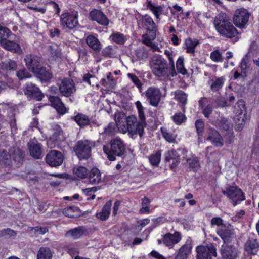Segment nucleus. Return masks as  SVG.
I'll use <instances>...</instances> for the list:
<instances>
[{"label":"nucleus","mask_w":259,"mask_h":259,"mask_svg":"<svg viewBox=\"0 0 259 259\" xmlns=\"http://www.w3.org/2000/svg\"><path fill=\"white\" fill-rule=\"evenodd\" d=\"M150 68L153 74L157 77L167 79L169 76L176 75L174 62L168 67L167 61L161 56H154L150 62Z\"/></svg>","instance_id":"obj_1"},{"label":"nucleus","mask_w":259,"mask_h":259,"mask_svg":"<svg viewBox=\"0 0 259 259\" xmlns=\"http://www.w3.org/2000/svg\"><path fill=\"white\" fill-rule=\"evenodd\" d=\"M214 27L219 34L224 37L232 38L236 37L239 33L230 20L225 13H220L213 20Z\"/></svg>","instance_id":"obj_2"},{"label":"nucleus","mask_w":259,"mask_h":259,"mask_svg":"<svg viewBox=\"0 0 259 259\" xmlns=\"http://www.w3.org/2000/svg\"><path fill=\"white\" fill-rule=\"evenodd\" d=\"M135 104L138 111L139 120L137 121V118L134 115H131L126 118V122L130 133L132 134L138 133L139 136L142 137L144 133V128L146 125L144 108L139 101H137Z\"/></svg>","instance_id":"obj_3"},{"label":"nucleus","mask_w":259,"mask_h":259,"mask_svg":"<svg viewBox=\"0 0 259 259\" xmlns=\"http://www.w3.org/2000/svg\"><path fill=\"white\" fill-rule=\"evenodd\" d=\"M109 144L110 146L104 145L103 150L110 161H114L117 156L120 157L124 154L125 147L120 138H116L111 140Z\"/></svg>","instance_id":"obj_4"},{"label":"nucleus","mask_w":259,"mask_h":259,"mask_svg":"<svg viewBox=\"0 0 259 259\" xmlns=\"http://www.w3.org/2000/svg\"><path fill=\"white\" fill-rule=\"evenodd\" d=\"M24 157L23 152L19 148H11L8 154L5 150H3L0 152V160L3 163L7 165L12 164L13 161L15 164H21Z\"/></svg>","instance_id":"obj_5"},{"label":"nucleus","mask_w":259,"mask_h":259,"mask_svg":"<svg viewBox=\"0 0 259 259\" xmlns=\"http://www.w3.org/2000/svg\"><path fill=\"white\" fill-rule=\"evenodd\" d=\"M222 193L226 195L231 203L235 206L245 199V196L242 190L234 186H229L226 190L222 191Z\"/></svg>","instance_id":"obj_6"},{"label":"nucleus","mask_w":259,"mask_h":259,"mask_svg":"<svg viewBox=\"0 0 259 259\" xmlns=\"http://www.w3.org/2000/svg\"><path fill=\"white\" fill-rule=\"evenodd\" d=\"M57 84L60 94L65 97H70L76 91L75 83L72 79L69 78H64L60 79Z\"/></svg>","instance_id":"obj_7"},{"label":"nucleus","mask_w":259,"mask_h":259,"mask_svg":"<svg viewBox=\"0 0 259 259\" xmlns=\"http://www.w3.org/2000/svg\"><path fill=\"white\" fill-rule=\"evenodd\" d=\"M92 143L88 141H79L76 144L74 151L80 159H87L91 155Z\"/></svg>","instance_id":"obj_8"},{"label":"nucleus","mask_w":259,"mask_h":259,"mask_svg":"<svg viewBox=\"0 0 259 259\" xmlns=\"http://www.w3.org/2000/svg\"><path fill=\"white\" fill-rule=\"evenodd\" d=\"M244 111H245V102L243 100H239L234 106V113L235 114V120L240 127L244 125L246 120V116L243 113Z\"/></svg>","instance_id":"obj_9"},{"label":"nucleus","mask_w":259,"mask_h":259,"mask_svg":"<svg viewBox=\"0 0 259 259\" xmlns=\"http://www.w3.org/2000/svg\"><path fill=\"white\" fill-rule=\"evenodd\" d=\"M196 251L197 259H212L217 255L216 248L212 245L197 246Z\"/></svg>","instance_id":"obj_10"},{"label":"nucleus","mask_w":259,"mask_h":259,"mask_svg":"<svg viewBox=\"0 0 259 259\" xmlns=\"http://www.w3.org/2000/svg\"><path fill=\"white\" fill-rule=\"evenodd\" d=\"M249 18L247 11L243 8L237 10L233 16V22L236 26L243 28L247 24Z\"/></svg>","instance_id":"obj_11"},{"label":"nucleus","mask_w":259,"mask_h":259,"mask_svg":"<svg viewBox=\"0 0 259 259\" xmlns=\"http://www.w3.org/2000/svg\"><path fill=\"white\" fill-rule=\"evenodd\" d=\"M145 96L151 105L157 107L161 100L162 94L159 89L151 87L145 92Z\"/></svg>","instance_id":"obj_12"},{"label":"nucleus","mask_w":259,"mask_h":259,"mask_svg":"<svg viewBox=\"0 0 259 259\" xmlns=\"http://www.w3.org/2000/svg\"><path fill=\"white\" fill-rule=\"evenodd\" d=\"M60 23L63 28L72 29L78 24L77 15L69 13H63L60 16Z\"/></svg>","instance_id":"obj_13"},{"label":"nucleus","mask_w":259,"mask_h":259,"mask_svg":"<svg viewBox=\"0 0 259 259\" xmlns=\"http://www.w3.org/2000/svg\"><path fill=\"white\" fill-rule=\"evenodd\" d=\"M64 160V156L60 151L53 150L50 151L46 157V162L52 167L61 165Z\"/></svg>","instance_id":"obj_14"},{"label":"nucleus","mask_w":259,"mask_h":259,"mask_svg":"<svg viewBox=\"0 0 259 259\" xmlns=\"http://www.w3.org/2000/svg\"><path fill=\"white\" fill-rule=\"evenodd\" d=\"M217 233L225 243L230 242L235 237L234 230L229 224L222 225L217 229Z\"/></svg>","instance_id":"obj_15"},{"label":"nucleus","mask_w":259,"mask_h":259,"mask_svg":"<svg viewBox=\"0 0 259 259\" xmlns=\"http://www.w3.org/2000/svg\"><path fill=\"white\" fill-rule=\"evenodd\" d=\"M206 140L217 147H222L224 144V139L220 134L214 128H209L207 131Z\"/></svg>","instance_id":"obj_16"},{"label":"nucleus","mask_w":259,"mask_h":259,"mask_svg":"<svg viewBox=\"0 0 259 259\" xmlns=\"http://www.w3.org/2000/svg\"><path fill=\"white\" fill-rule=\"evenodd\" d=\"M181 239L180 233L176 231L174 234L168 233L163 235L162 242L166 246L171 248L174 245L178 243Z\"/></svg>","instance_id":"obj_17"},{"label":"nucleus","mask_w":259,"mask_h":259,"mask_svg":"<svg viewBox=\"0 0 259 259\" xmlns=\"http://www.w3.org/2000/svg\"><path fill=\"white\" fill-rule=\"evenodd\" d=\"M89 15L91 20L96 21L100 25L106 26L109 24L108 18L100 10L94 9L90 12Z\"/></svg>","instance_id":"obj_18"},{"label":"nucleus","mask_w":259,"mask_h":259,"mask_svg":"<svg viewBox=\"0 0 259 259\" xmlns=\"http://www.w3.org/2000/svg\"><path fill=\"white\" fill-rule=\"evenodd\" d=\"M24 60L28 69L32 72L40 66V59L35 55L27 54L26 55Z\"/></svg>","instance_id":"obj_19"},{"label":"nucleus","mask_w":259,"mask_h":259,"mask_svg":"<svg viewBox=\"0 0 259 259\" xmlns=\"http://www.w3.org/2000/svg\"><path fill=\"white\" fill-rule=\"evenodd\" d=\"M140 22L147 31L149 32H155L156 25L152 18L148 14L140 15Z\"/></svg>","instance_id":"obj_20"},{"label":"nucleus","mask_w":259,"mask_h":259,"mask_svg":"<svg viewBox=\"0 0 259 259\" xmlns=\"http://www.w3.org/2000/svg\"><path fill=\"white\" fill-rule=\"evenodd\" d=\"M88 234L87 229L85 227L79 226L67 231L65 236L66 237L71 238L73 239H78L82 236L86 235Z\"/></svg>","instance_id":"obj_21"},{"label":"nucleus","mask_w":259,"mask_h":259,"mask_svg":"<svg viewBox=\"0 0 259 259\" xmlns=\"http://www.w3.org/2000/svg\"><path fill=\"white\" fill-rule=\"evenodd\" d=\"M244 248L248 253L255 254L259 250V242L255 238L249 237L244 244Z\"/></svg>","instance_id":"obj_22"},{"label":"nucleus","mask_w":259,"mask_h":259,"mask_svg":"<svg viewBox=\"0 0 259 259\" xmlns=\"http://www.w3.org/2000/svg\"><path fill=\"white\" fill-rule=\"evenodd\" d=\"M25 94L38 101L40 100L42 98V94L39 89L32 83H29L27 84Z\"/></svg>","instance_id":"obj_23"},{"label":"nucleus","mask_w":259,"mask_h":259,"mask_svg":"<svg viewBox=\"0 0 259 259\" xmlns=\"http://www.w3.org/2000/svg\"><path fill=\"white\" fill-rule=\"evenodd\" d=\"M0 44L4 48L7 50L18 54H21L23 53L20 45L13 41L3 38L0 40Z\"/></svg>","instance_id":"obj_24"},{"label":"nucleus","mask_w":259,"mask_h":259,"mask_svg":"<svg viewBox=\"0 0 259 259\" xmlns=\"http://www.w3.org/2000/svg\"><path fill=\"white\" fill-rule=\"evenodd\" d=\"M221 255L223 259H236L237 250L232 246L223 245L221 248Z\"/></svg>","instance_id":"obj_25"},{"label":"nucleus","mask_w":259,"mask_h":259,"mask_svg":"<svg viewBox=\"0 0 259 259\" xmlns=\"http://www.w3.org/2000/svg\"><path fill=\"white\" fill-rule=\"evenodd\" d=\"M28 148L30 154L34 158L40 159L42 157V145L37 141H31Z\"/></svg>","instance_id":"obj_26"},{"label":"nucleus","mask_w":259,"mask_h":259,"mask_svg":"<svg viewBox=\"0 0 259 259\" xmlns=\"http://www.w3.org/2000/svg\"><path fill=\"white\" fill-rule=\"evenodd\" d=\"M49 100L58 113L63 115L67 112L66 108L59 97L50 96Z\"/></svg>","instance_id":"obj_27"},{"label":"nucleus","mask_w":259,"mask_h":259,"mask_svg":"<svg viewBox=\"0 0 259 259\" xmlns=\"http://www.w3.org/2000/svg\"><path fill=\"white\" fill-rule=\"evenodd\" d=\"M151 33L150 35L145 34L142 36V42L147 46L150 47L153 52L160 51V49L158 46L153 42V40L156 38L155 32H150Z\"/></svg>","instance_id":"obj_28"},{"label":"nucleus","mask_w":259,"mask_h":259,"mask_svg":"<svg viewBox=\"0 0 259 259\" xmlns=\"http://www.w3.org/2000/svg\"><path fill=\"white\" fill-rule=\"evenodd\" d=\"M33 73L35 74L36 76L40 79L41 81H47L52 78V74L48 70H46L45 68L39 66L37 69L34 70Z\"/></svg>","instance_id":"obj_29"},{"label":"nucleus","mask_w":259,"mask_h":259,"mask_svg":"<svg viewBox=\"0 0 259 259\" xmlns=\"http://www.w3.org/2000/svg\"><path fill=\"white\" fill-rule=\"evenodd\" d=\"M225 81L224 77H213L209 81L210 89L213 92L219 91L223 86Z\"/></svg>","instance_id":"obj_30"},{"label":"nucleus","mask_w":259,"mask_h":259,"mask_svg":"<svg viewBox=\"0 0 259 259\" xmlns=\"http://www.w3.org/2000/svg\"><path fill=\"white\" fill-rule=\"evenodd\" d=\"M86 42L88 45L95 51L99 52L102 48V44L99 39L92 35L87 37Z\"/></svg>","instance_id":"obj_31"},{"label":"nucleus","mask_w":259,"mask_h":259,"mask_svg":"<svg viewBox=\"0 0 259 259\" xmlns=\"http://www.w3.org/2000/svg\"><path fill=\"white\" fill-rule=\"evenodd\" d=\"M191 245L186 243L179 249L175 259H186L191 253Z\"/></svg>","instance_id":"obj_32"},{"label":"nucleus","mask_w":259,"mask_h":259,"mask_svg":"<svg viewBox=\"0 0 259 259\" xmlns=\"http://www.w3.org/2000/svg\"><path fill=\"white\" fill-rule=\"evenodd\" d=\"M89 181L93 185L98 184L101 181V175L100 170L97 168H92L89 172Z\"/></svg>","instance_id":"obj_33"},{"label":"nucleus","mask_w":259,"mask_h":259,"mask_svg":"<svg viewBox=\"0 0 259 259\" xmlns=\"http://www.w3.org/2000/svg\"><path fill=\"white\" fill-rule=\"evenodd\" d=\"M111 205L112 201H108L104 206L102 211L97 214V217L102 221L107 219L110 215Z\"/></svg>","instance_id":"obj_34"},{"label":"nucleus","mask_w":259,"mask_h":259,"mask_svg":"<svg viewBox=\"0 0 259 259\" xmlns=\"http://www.w3.org/2000/svg\"><path fill=\"white\" fill-rule=\"evenodd\" d=\"M146 8L153 13L157 19H160V15L162 14V7L161 6L155 5L152 3L151 1L147 0Z\"/></svg>","instance_id":"obj_35"},{"label":"nucleus","mask_w":259,"mask_h":259,"mask_svg":"<svg viewBox=\"0 0 259 259\" xmlns=\"http://www.w3.org/2000/svg\"><path fill=\"white\" fill-rule=\"evenodd\" d=\"M206 98L202 97L198 101L199 107L202 109V113L204 117L208 118L210 117V114L213 111V106L211 104H208L207 106H204L203 103Z\"/></svg>","instance_id":"obj_36"},{"label":"nucleus","mask_w":259,"mask_h":259,"mask_svg":"<svg viewBox=\"0 0 259 259\" xmlns=\"http://www.w3.org/2000/svg\"><path fill=\"white\" fill-rule=\"evenodd\" d=\"M52 252L47 247H40L37 254V259H52Z\"/></svg>","instance_id":"obj_37"},{"label":"nucleus","mask_w":259,"mask_h":259,"mask_svg":"<svg viewBox=\"0 0 259 259\" xmlns=\"http://www.w3.org/2000/svg\"><path fill=\"white\" fill-rule=\"evenodd\" d=\"M63 213L66 217L75 218L79 216L80 211L77 207L69 206L63 209Z\"/></svg>","instance_id":"obj_38"},{"label":"nucleus","mask_w":259,"mask_h":259,"mask_svg":"<svg viewBox=\"0 0 259 259\" xmlns=\"http://www.w3.org/2000/svg\"><path fill=\"white\" fill-rule=\"evenodd\" d=\"M186 161L194 171H197L200 167L198 158L194 155H191L186 157Z\"/></svg>","instance_id":"obj_39"},{"label":"nucleus","mask_w":259,"mask_h":259,"mask_svg":"<svg viewBox=\"0 0 259 259\" xmlns=\"http://www.w3.org/2000/svg\"><path fill=\"white\" fill-rule=\"evenodd\" d=\"M73 174L79 179H84L89 174V170L85 167L77 166L73 168Z\"/></svg>","instance_id":"obj_40"},{"label":"nucleus","mask_w":259,"mask_h":259,"mask_svg":"<svg viewBox=\"0 0 259 259\" xmlns=\"http://www.w3.org/2000/svg\"><path fill=\"white\" fill-rule=\"evenodd\" d=\"M74 120L80 126H84L91 124L89 118L83 114H78L74 117Z\"/></svg>","instance_id":"obj_41"},{"label":"nucleus","mask_w":259,"mask_h":259,"mask_svg":"<svg viewBox=\"0 0 259 259\" xmlns=\"http://www.w3.org/2000/svg\"><path fill=\"white\" fill-rule=\"evenodd\" d=\"M111 40L118 44H123L126 40V37L118 32H113L110 36Z\"/></svg>","instance_id":"obj_42"},{"label":"nucleus","mask_w":259,"mask_h":259,"mask_svg":"<svg viewBox=\"0 0 259 259\" xmlns=\"http://www.w3.org/2000/svg\"><path fill=\"white\" fill-rule=\"evenodd\" d=\"M198 44V40L196 39H187L185 41L187 52L194 54L195 52V48Z\"/></svg>","instance_id":"obj_43"},{"label":"nucleus","mask_w":259,"mask_h":259,"mask_svg":"<svg viewBox=\"0 0 259 259\" xmlns=\"http://www.w3.org/2000/svg\"><path fill=\"white\" fill-rule=\"evenodd\" d=\"M50 57L53 60H56L61 58L62 53L61 49L57 45H52L49 47Z\"/></svg>","instance_id":"obj_44"},{"label":"nucleus","mask_w":259,"mask_h":259,"mask_svg":"<svg viewBox=\"0 0 259 259\" xmlns=\"http://www.w3.org/2000/svg\"><path fill=\"white\" fill-rule=\"evenodd\" d=\"M175 99L183 105H185L187 101V95L182 90H177L174 92Z\"/></svg>","instance_id":"obj_45"},{"label":"nucleus","mask_w":259,"mask_h":259,"mask_svg":"<svg viewBox=\"0 0 259 259\" xmlns=\"http://www.w3.org/2000/svg\"><path fill=\"white\" fill-rule=\"evenodd\" d=\"M111 76V73L109 72L107 77L102 79V84L108 89H113L115 85V81Z\"/></svg>","instance_id":"obj_46"},{"label":"nucleus","mask_w":259,"mask_h":259,"mask_svg":"<svg viewBox=\"0 0 259 259\" xmlns=\"http://www.w3.org/2000/svg\"><path fill=\"white\" fill-rule=\"evenodd\" d=\"M53 133L51 136V139L53 141L60 140V136L62 135L63 131L60 126L58 124H54L52 125Z\"/></svg>","instance_id":"obj_47"},{"label":"nucleus","mask_w":259,"mask_h":259,"mask_svg":"<svg viewBox=\"0 0 259 259\" xmlns=\"http://www.w3.org/2000/svg\"><path fill=\"white\" fill-rule=\"evenodd\" d=\"M161 153L160 151H157L155 153L149 157L150 163L154 166H158L161 159Z\"/></svg>","instance_id":"obj_48"},{"label":"nucleus","mask_w":259,"mask_h":259,"mask_svg":"<svg viewBox=\"0 0 259 259\" xmlns=\"http://www.w3.org/2000/svg\"><path fill=\"white\" fill-rule=\"evenodd\" d=\"M12 35L11 31L7 27L0 24V38L1 39H7Z\"/></svg>","instance_id":"obj_49"},{"label":"nucleus","mask_w":259,"mask_h":259,"mask_svg":"<svg viewBox=\"0 0 259 259\" xmlns=\"http://www.w3.org/2000/svg\"><path fill=\"white\" fill-rule=\"evenodd\" d=\"M176 67L177 71L184 75L187 73V70L185 68L184 66V59L182 58H179L176 63Z\"/></svg>","instance_id":"obj_50"},{"label":"nucleus","mask_w":259,"mask_h":259,"mask_svg":"<svg viewBox=\"0 0 259 259\" xmlns=\"http://www.w3.org/2000/svg\"><path fill=\"white\" fill-rule=\"evenodd\" d=\"M172 119L176 124L180 125L186 119V117L183 113L179 112L175 114L172 116Z\"/></svg>","instance_id":"obj_51"},{"label":"nucleus","mask_w":259,"mask_h":259,"mask_svg":"<svg viewBox=\"0 0 259 259\" xmlns=\"http://www.w3.org/2000/svg\"><path fill=\"white\" fill-rule=\"evenodd\" d=\"M16 236V232L10 228L4 229L0 231V237H12Z\"/></svg>","instance_id":"obj_52"},{"label":"nucleus","mask_w":259,"mask_h":259,"mask_svg":"<svg viewBox=\"0 0 259 259\" xmlns=\"http://www.w3.org/2000/svg\"><path fill=\"white\" fill-rule=\"evenodd\" d=\"M17 66V65L15 61L9 60L3 64L2 68L7 70H14L16 69Z\"/></svg>","instance_id":"obj_53"},{"label":"nucleus","mask_w":259,"mask_h":259,"mask_svg":"<svg viewBox=\"0 0 259 259\" xmlns=\"http://www.w3.org/2000/svg\"><path fill=\"white\" fill-rule=\"evenodd\" d=\"M163 137L165 139L170 143H174L175 142L176 136L173 134L167 132L166 131H164L161 129Z\"/></svg>","instance_id":"obj_54"},{"label":"nucleus","mask_w":259,"mask_h":259,"mask_svg":"<svg viewBox=\"0 0 259 259\" xmlns=\"http://www.w3.org/2000/svg\"><path fill=\"white\" fill-rule=\"evenodd\" d=\"M210 57L211 59L215 62L222 61V56L221 53L218 50L212 52L210 54Z\"/></svg>","instance_id":"obj_55"},{"label":"nucleus","mask_w":259,"mask_h":259,"mask_svg":"<svg viewBox=\"0 0 259 259\" xmlns=\"http://www.w3.org/2000/svg\"><path fill=\"white\" fill-rule=\"evenodd\" d=\"M127 76L132 80L133 82L137 87L139 90L142 89V84L141 83V81L135 74L128 73L127 74Z\"/></svg>","instance_id":"obj_56"},{"label":"nucleus","mask_w":259,"mask_h":259,"mask_svg":"<svg viewBox=\"0 0 259 259\" xmlns=\"http://www.w3.org/2000/svg\"><path fill=\"white\" fill-rule=\"evenodd\" d=\"M145 48L140 47L137 49L136 51V55L140 59H143L147 57V54L145 53Z\"/></svg>","instance_id":"obj_57"},{"label":"nucleus","mask_w":259,"mask_h":259,"mask_svg":"<svg viewBox=\"0 0 259 259\" xmlns=\"http://www.w3.org/2000/svg\"><path fill=\"white\" fill-rule=\"evenodd\" d=\"M17 76L19 79L30 78L31 77L30 74L25 69L20 70L17 71Z\"/></svg>","instance_id":"obj_58"},{"label":"nucleus","mask_w":259,"mask_h":259,"mask_svg":"<svg viewBox=\"0 0 259 259\" xmlns=\"http://www.w3.org/2000/svg\"><path fill=\"white\" fill-rule=\"evenodd\" d=\"M179 156L178 155L177 151L175 150H171L167 153V155L166 156V160L169 161L170 159H178Z\"/></svg>","instance_id":"obj_59"},{"label":"nucleus","mask_w":259,"mask_h":259,"mask_svg":"<svg viewBox=\"0 0 259 259\" xmlns=\"http://www.w3.org/2000/svg\"><path fill=\"white\" fill-rule=\"evenodd\" d=\"M31 230L33 231L36 234H44L48 232L49 230L47 227H35L31 228Z\"/></svg>","instance_id":"obj_60"},{"label":"nucleus","mask_w":259,"mask_h":259,"mask_svg":"<svg viewBox=\"0 0 259 259\" xmlns=\"http://www.w3.org/2000/svg\"><path fill=\"white\" fill-rule=\"evenodd\" d=\"M66 249L68 253L73 256L78 254L77 248L73 245H69L66 247Z\"/></svg>","instance_id":"obj_61"},{"label":"nucleus","mask_w":259,"mask_h":259,"mask_svg":"<svg viewBox=\"0 0 259 259\" xmlns=\"http://www.w3.org/2000/svg\"><path fill=\"white\" fill-rule=\"evenodd\" d=\"M223 223V220L220 217H214L211 220V225L212 226H217L220 227L222 225H225Z\"/></svg>","instance_id":"obj_62"},{"label":"nucleus","mask_w":259,"mask_h":259,"mask_svg":"<svg viewBox=\"0 0 259 259\" xmlns=\"http://www.w3.org/2000/svg\"><path fill=\"white\" fill-rule=\"evenodd\" d=\"M195 127L198 133L203 132L204 127V124L202 119H198L195 121Z\"/></svg>","instance_id":"obj_63"},{"label":"nucleus","mask_w":259,"mask_h":259,"mask_svg":"<svg viewBox=\"0 0 259 259\" xmlns=\"http://www.w3.org/2000/svg\"><path fill=\"white\" fill-rule=\"evenodd\" d=\"M124 121H125L119 122V121H118V123L116 124V126H117L119 131L122 133H125L127 132H128V128L127 127V124H125Z\"/></svg>","instance_id":"obj_64"}]
</instances>
